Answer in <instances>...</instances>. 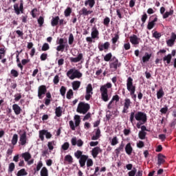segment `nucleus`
Returning a JSON list of instances; mask_svg holds the SVG:
<instances>
[{"label": "nucleus", "mask_w": 176, "mask_h": 176, "mask_svg": "<svg viewBox=\"0 0 176 176\" xmlns=\"http://www.w3.org/2000/svg\"><path fill=\"white\" fill-rule=\"evenodd\" d=\"M166 156L163 155V154L160 153L158 155V160H157V165L159 166V167H160V166H162V164H164V163L166 162Z\"/></svg>", "instance_id": "obj_22"}, {"label": "nucleus", "mask_w": 176, "mask_h": 176, "mask_svg": "<svg viewBox=\"0 0 176 176\" xmlns=\"http://www.w3.org/2000/svg\"><path fill=\"white\" fill-rule=\"evenodd\" d=\"M10 74L12 76H14V78H17V76H19V72H17L16 69H12Z\"/></svg>", "instance_id": "obj_56"}, {"label": "nucleus", "mask_w": 176, "mask_h": 176, "mask_svg": "<svg viewBox=\"0 0 176 176\" xmlns=\"http://www.w3.org/2000/svg\"><path fill=\"white\" fill-rule=\"evenodd\" d=\"M90 109V104L89 103H85V102H80L76 109V112L78 113H82V115H86L89 110Z\"/></svg>", "instance_id": "obj_4"}, {"label": "nucleus", "mask_w": 176, "mask_h": 176, "mask_svg": "<svg viewBox=\"0 0 176 176\" xmlns=\"http://www.w3.org/2000/svg\"><path fill=\"white\" fill-rule=\"evenodd\" d=\"M66 75L71 79V80H74V79L76 78L80 79V78H82V73L75 68L68 70Z\"/></svg>", "instance_id": "obj_5"}, {"label": "nucleus", "mask_w": 176, "mask_h": 176, "mask_svg": "<svg viewBox=\"0 0 176 176\" xmlns=\"http://www.w3.org/2000/svg\"><path fill=\"white\" fill-rule=\"evenodd\" d=\"M98 35H100V32H98V29L97 28L94 27L91 28V36L93 39H98Z\"/></svg>", "instance_id": "obj_16"}, {"label": "nucleus", "mask_w": 176, "mask_h": 176, "mask_svg": "<svg viewBox=\"0 0 176 176\" xmlns=\"http://www.w3.org/2000/svg\"><path fill=\"white\" fill-rule=\"evenodd\" d=\"M18 141H19V135L15 133L13 135L12 139L11 140L12 144L14 146L16 145Z\"/></svg>", "instance_id": "obj_37"}, {"label": "nucleus", "mask_w": 176, "mask_h": 176, "mask_svg": "<svg viewBox=\"0 0 176 176\" xmlns=\"http://www.w3.org/2000/svg\"><path fill=\"white\" fill-rule=\"evenodd\" d=\"M109 23H111V19H109L108 16H106L103 21L104 25L106 27H109Z\"/></svg>", "instance_id": "obj_49"}, {"label": "nucleus", "mask_w": 176, "mask_h": 176, "mask_svg": "<svg viewBox=\"0 0 176 176\" xmlns=\"http://www.w3.org/2000/svg\"><path fill=\"white\" fill-rule=\"evenodd\" d=\"M59 82H60V77L58 76V75L55 76L53 80V82L54 83V85H58Z\"/></svg>", "instance_id": "obj_58"}, {"label": "nucleus", "mask_w": 176, "mask_h": 176, "mask_svg": "<svg viewBox=\"0 0 176 176\" xmlns=\"http://www.w3.org/2000/svg\"><path fill=\"white\" fill-rule=\"evenodd\" d=\"M87 5H89V6L91 8L94 7V5H96V0H87L85 1V6H87Z\"/></svg>", "instance_id": "obj_32"}, {"label": "nucleus", "mask_w": 176, "mask_h": 176, "mask_svg": "<svg viewBox=\"0 0 176 176\" xmlns=\"http://www.w3.org/2000/svg\"><path fill=\"white\" fill-rule=\"evenodd\" d=\"M28 174V173L25 171V168H22L17 172L16 176H24V175H27Z\"/></svg>", "instance_id": "obj_39"}, {"label": "nucleus", "mask_w": 176, "mask_h": 176, "mask_svg": "<svg viewBox=\"0 0 176 176\" xmlns=\"http://www.w3.org/2000/svg\"><path fill=\"white\" fill-rule=\"evenodd\" d=\"M118 41H119V35L116 34L115 36L113 38H111L112 44L116 45V42H118Z\"/></svg>", "instance_id": "obj_54"}, {"label": "nucleus", "mask_w": 176, "mask_h": 176, "mask_svg": "<svg viewBox=\"0 0 176 176\" xmlns=\"http://www.w3.org/2000/svg\"><path fill=\"white\" fill-rule=\"evenodd\" d=\"M74 120H75V126L76 127H78L80 124V116L76 115L74 116Z\"/></svg>", "instance_id": "obj_41"}, {"label": "nucleus", "mask_w": 176, "mask_h": 176, "mask_svg": "<svg viewBox=\"0 0 176 176\" xmlns=\"http://www.w3.org/2000/svg\"><path fill=\"white\" fill-rule=\"evenodd\" d=\"M99 153H102V149L100 146H96L91 151V155L94 159H96Z\"/></svg>", "instance_id": "obj_14"}, {"label": "nucleus", "mask_w": 176, "mask_h": 176, "mask_svg": "<svg viewBox=\"0 0 176 176\" xmlns=\"http://www.w3.org/2000/svg\"><path fill=\"white\" fill-rule=\"evenodd\" d=\"M151 57H152V54H148V52H146L144 54V56L142 57V62L148 63V61L151 60Z\"/></svg>", "instance_id": "obj_30"}, {"label": "nucleus", "mask_w": 176, "mask_h": 176, "mask_svg": "<svg viewBox=\"0 0 176 176\" xmlns=\"http://www.w3.org/2000/svg\"><path fill=\"white\" fill-rule=\"evenodd\" d=\"M111 63L109 64V67L113 72L116 71L118 67L122 65V63H119V60L116 57H113L111 60Z\"/></svg>", "instance_id": "obj_7"}, {"label": "nucleus", "mask_w": 176, "mask_h": 176, "mask_svg": "<svg viewBox=\"0 0 176 176\" xmlns=\"http://www.w3.org/2000/svg\"><path fill=\"white\" fill-rule=\"evenodd\" d=\"M40 58H41V61H45V60L47 59V54L43 53L41 55Z\"/></svg>", "instance_id": "obj_60"}, {"label": "nucleus", "mask_w": 176, "mask_h": 176, "mask_svg": "<svg viewBox=\"0 0 176 176\" xmlns=\"http://www.w3.org/2000/svg\"><path fill=\"white\" fill-rule=\"evenodd\" d=\"M72 87H73V90H78L79 89V87H80V81H74L72 83Z\"/></svg>", "instance_id": "obj_31"}, {"label": "nucleus", "mask_w": 176, "mask_h": 176, "mask_svg": "<svg viewBox=\"0 0 176 176\" xmlns=\"http://www.w3.org/2000/svg\"><path fill=\"white\" fill-rule=\"evenodd\" d=\"M63 151H68L69 148V143L66 142L61 146Z\"/></svg>", "instance_id": "obj_52"}, {"label": "nucleus", "mask_w": 176, "mask_h": 176, "mask_svg": "<svg viewBox=\"0 0 176 176\" xmlns=\"http://www.w3.org/2000/svg\"><path fill=\"white\" fill-rule=\"evenodd\" d=\"M45 135L47 140L52 138V133L48 132L47 130L43 129L39 131V138L41 141H45Z\"/></svg>", "instance_id": "obj_9"}, {"label": "nucleus", "mask_w": 176, "mask_h": 176, "mask_svg": "<svg viewBox=\"0 0 176 176\" xmlns=\"http://www.w3.org/2000/svg\"><path fill=\"white\" fill-rule=\"evenodd\" d=\"M14 101H20V99L21 98V94H16L14 95Z\"/></svg>", "instance_id": "obj_63"}, {"label": "nucleus", "mask_w": 176, "mask_h": 176, "mask_svg": "<svg viewBox=\"0 0 176 176\" xmlns=\"http://www.w3.org/2000/svg\"><path fill=\"white\" fill-rule=\"evenodd\" d=\"M111 144L113 146H115V145H118V144H119V141L118 140V138L116 136L113 138Z\"/></svg>", "instance_id": "obj_53"}, {"label": "nucleus", "mask_w": 176, "mask_h": 176, "mask_svg": "<svg viewBox=\"0 0 176 176\" xmlns=\"http://www.w3.org/2000/svg\"><path fill=\"white\" fill-rule=\"evenodd\" d=\"M21 157L24 159L25 162H28L29 160H31L32 155L31 153L25 152L21 154Z\"/></svg>", "instance_id": "obj_28"}, {"label": "nucleus", "mask_w": 176, "mask_h": 176, "mask_svg": "<svg viewBox=\"0 0 176 176\" xmlns=\"http://www.w3.org/2000/svg\"><path fill=\"white\" fill-rule=\"evenodd\" d=\"M50 49V46L47 44V43H45L41 48V50L43 52H47V50H49Z\"/></svg>", "instance_id": "obj_51"}, {"label": "nucleus", "mask_w": 176, "mask_h": 176, "mask_svg": "<svg viewBox=\"0 0 176 176\" xmlns=\"http://www.w3.org/2000/svg\"><path fill=\"white\" fill-rule=\"evenodd\" d=\"M91 96H93V85H91V84H88L86 87L85 100L87 101H90Z\"/></svg>", "instance_id": "obj_11"}, {"label": "nucleus", "mask_w": 176, "mask_h": 176, "mask_svg": "<svg viewBox=\"0 0 176 176\" xmlns=\"http://www.w3.org/2000/svg\"><path fill=\"white\" fill-rule=\"evenodd\" d=\"M47 91V88H46V85H41L38 87V97L39 100H42V98H43Z\"/></svg>", "instance_id": "obj_10"}, {"label": "nucleus", "mask_w": 176, "mask_h": 176, "mask_svg": "<svg viewBox=\"0 0 176 176\" xmlns=\"http://www.w3.org/2000/svg\"><path fill=\"white\" fill-rule=\"evenodd\" d=\"M43 166V164L42 163V161H39L37 164L36 168H34V172L36 173V171H39V170H41V168H42Z\"/></svg>", "instance_id": "obj_50"}, {"label": "nucleus", "mask_w": 176, "mask_h": 176, "mask_svg": "<svg viewBox=\"0 0 176 176\" xmlns=\"http://www.w3.org/2000/svg\"><path fill=\"white\" fill-rule=\"evenodd\" d=\"M59 21H60V16H56L52 17L51 20V25L52 27H56L58 25Z\"/></svg>", "instance_id": "obj_23"}, {"label": "nucleus", "mask_w": 176, "mask_h": 176, "mask_svg": "<svg viewBox=\"0 0 176 176\" xmlns=\"http://www.w3.org/2000/svg\"><path fill=\"white\" fill-rule=\"evenodd\" d=\"M108 89H112V84L107 82V84L100 86V91L101 94V98L104 102L109 101V96H108Z\"/></svg>", "instance_id": "obj_3"}, {"label": "nucleus", "mask_w": 176, "mask_h": 176, "mask_svg": "<svg viewBox=\"0 0 176 176\" xmlns=\"http://www.w3.org/2000/svg\"><path fill=\"white\" fill-rule=\"evenodd\" d=\"M124 149V144L121 143L120 145L119 146V147H118L116 150H115V153L117 156H119V155H120V152H123Z\"/></svg>", "instance_id": "obj_25"}, {"label": "nucleus", "mask_w": 176, "mask_h": 176, "mask_svg": "<svg viewBox=\"0 0 176 176\" xmlns=\"http://www.w3.org/2000/svg\"><path fill=\"white\" fill-rule=\"evenodd\" d=\"M46 98H44V104L46 107L50 105V102H52V94L50 92L45 93Z\"/></svg>", "instance_id": "obj_19"}, {"label": "nucleus", "mask_w": 176, "mask_h": 176, "mask_svg": "<svg viewBox=\"0 0 176 176\" xmlns=\"http://www.w3.org/2000/svg\"><path fill=\"white\" fill-rule=\"evenodd\" d=\"M37 21L39 27H43L45 23V18H43V16H39Z\"/></svg>", "instance_id": "obj_44"}, {"label": "nucleus", "mask_w": 176, "mask_h": 176, "mask_svg": "<svg viewBox=\"0 0 176 176\" xmlns=\"http://www.w3.org/2000/svg\"><path fill=\"white\" fill-rule=\"evenodd\" d=\"M54 145H56V142L55 141L49 142L47 143V147H48L50 151H53L54 149Z\"/></svg>", "instance_id": "obj_42"}, {"label": "nucleus", "mask_w": 176, "mask_h": 176, "mask_svg": "<svg viewBox=\"0 0 176 176\" xmlns=\"http://www.w3.org/2000/svg\"><path fill=\"white\" fill-rule=\"evenodd\" d=\"M65 47H68V45H62V44H59V45L57 46L56 47V50L57 52H64V50L65 49Z\"/></svg>", "instance_id": "obj_40"}, {"label": "nucleus", "mask_w": 176, "mask_h": 176, "mask_svg": "<svg viewBox=\"0 0 176 176\" xmlns=\"http://www.w3.org/2000/svg\"><path fill=\"white\" fill-rule=\"evenodd\" d=\"M176 41V34L174 32L171 33L170 38L166 41V45L168 47H173L175 44Z\"/></svg>", "instance_id": "obj_13"}, {"label": "nucleus", "mask_w": 176, "mask_h": 176, "mask_svg": "<svg viewBox=\"0 0 176 176\" xmlns=\"http://www.w3.org/2000/svg\"><path fill=\"white\" fill-rule=\"evenodd\" d=\"M129 41L132 45H139L140 44V38L135 34H133L129 37Z\"/></svg>", "instance_id": "obj_18"}, {"label": "nucleus", "mask_w": 176, "mask_h": 176, "mask_svg": "<svg viewBox=\"0 0 176 176\" xmlns=\"http://www.w3.org/2000/svg\"><path fill=\"white\" fill-rule=\"evenodd\" d=\"M41 176H49V170H47V167H43L41 170Z\"/></svg>", "instance_id": "obj_34"}, {"label": "nucleus", "mask_w": 176, "mask_h": 176, "mask_svg": "<svg viewBox=\"0 0 176 176\" xmlns=\"http://www.w3.org/2000/svg\"><path fill=\"white\" fill-rule=\"evenodd\" d=\"M15 167L16 166L14 165V163L11 162L8 166V173H13V171H14Z\"/></svg>", "instance_id": "obj_47"}, {"label": "nucleus", "mask_w": 176, "mask_h": 176, "mask_svg": "<svg viewBox=\"0 0 176 176\" xmlns=\"http://www.w3.org/2000/svg\"><path fill=\"white\" fill-rule=\"evenodd\" d=\"M55 115L57 118H61L63 115V107H58L55 109Z\"/></svg>", "instance_id": "obj_29"}, {"label": "nucleus", "mask_w": 176, "mask_h": 176, "mask_svg": "<svg viewBox=\"0 0 176 176\" xmlns=\"http://www.w3.org/2000/svg\"><path fill=\"white\" fill-rule=\"evenodd\" d=\"M66 24H67V21L64 20V19H60L59 18L58 25H65Z\"/></svg>", "instance_id": "obj_64"}, {"label": "nucleus", "mask_w": 176, "mask_h": 176, "mask_svg": "<svg viewBox=\"0 0 176 176\" xmlns=\"http://www.w3.org/2000/svg\"><path fill=\"white\" fill-rule=\"evenodd\" d=\"M14 13L16 14L17 16H19L20 13H24V3L23 0L20 1L19 7V3H15L14 5Z\"/></svg>", "instance_id": "obj_8"}, {"label": "nucleus", "mask_w": 176, "mask_h": 176, "mask_svg": "<svg viewBox=\"0 0 176 176\" xmlns=\"http://www.w3.org/2000/svg\"><path fill=\"white\" fill-rule=\"evenodd\" d=\"M74 156L79 160L78 163L80 164V167H82V168L86 166V162L87 168L92 167L93 164H94L93 160L91 158H89V155H83V151L80 150L76 151L74 153Z\"/></svg>", "instance_id": "obj_1"}, {"label": "nucleus", "mask_w": 176, "mask_h": 176, "mask_svg": "<svg viewBox=\"0 0 176 176\" xmlns=\"http://www.w3.org/2000/svg\"><path fill=\"white\" fill-rule=\"evenodd\" d=\"M148 19V15L146 14V13H144L142 16V19L141 21L142 22V24H145V22L146 21V19Z\"/></svg>", "instance_id": "obj_59"}, {"label": "nucleus", "mask_w": 176, "mask_h": 176, "mask_svg": "<svg viewBox=\"0 0 176 176\" xmlns=\"http://www.w3.org/2000/svg\"><path fill=\"white\" fill-rule=\"evenodd\" d=\"M71 13H72V8L67 7L64 11L65 17H69V16H71Z\"/></svg>", "instance_id": "obj_35"}, {"label": "nucleus", "mask_w": 176, "mask_h": 176, "mask_svg": "<svg viewBox=\"0 0 176 176\" xmlns=\"http://www.w3.org/2000/svg\"><path fill=\"white\" fill-rule=\"evenodd\" d=\"M111 58H112V53L111 52L109 54H107L104 57V61H107V62L111 61V60H112Z\"/></svg>", "instance_id": "obj_48"}, {"label": "nucleus", "mask_w": 176, "mask_h": 176, "mask_svg": "<svg viewBox=\"0 0 176 176\" xmlns=\"http://www.w3.org/2000/svg\"><path fill=\"white\" fill-rule=\"evenodd\" d=\"M100 137H101V131L100 130V128H98L96 129L95 135H93L91 137V140H92V141H96V140H98V138H100Z\"/></svg>", "instance_id": "obj_26"}, {"label": "nucleus", "mask_w": 176, "mask_h": 176, "mask_svg": "<svg viewBox=\"0 0 176 176\" xmlns=\"http://www.w3.org/2000/svg\"><path fill=\"white\" fill-rule=\"evenodd\" d=\"M126 89L130 92L131 96L135 94V85H133L131 77H129L126 80Z\"/></svg>", "instance_id": "obj_6"}, {"label": "nucleus", "mask_w": 176, "mask_h": 176, "mask_svg": "<svg viewBox=\"0 0 176 176\" xmlns=\"http://www.w3.org/2000/svg\"><path fill=\"white\" fill-rule=\"evenodd\" d=\"M65 93H67V87L62 86L60 89V94L62 97H65Z\"/></svg>", "instance_id": "obj_45"}, {"label": "nucleus", "mask_w": 176, "mask_h": 176, "mask_svg": "<svg viewBox=\"0 0 176 176\" xmlns=\"http://www.w3.org/2000/svg\"><path fill=\"white\" fill-rule=\"evenodd\" d=\"M73 96L74 91H72V89H69V91L67 92L66 98H67V100H71Z\"/></svg>", "instance_id": "obj_43"}, {"label": "nucleus", "mask_w": 176, "mask_h": 176, "mask_svg": "<svg viewBox=\"0 0 176 176\" xmlns=\"http://www.w3.org/2000/svg\"><path fill=\"white\" fill-rule=\"evenodd\" d=\"M164 96V91H163V88H161L157 92V98L158 100H160V98H163Z\"/></svg>", "instance_id": "obj_38"}, {"label": "nucleus", "mask_w": 176, "mask_h": 176, "mask_svg": "<svg viewBox=\"0 0 176 176\" xmlns=\"http://www.w3.org/2000/svg\"><path fill=\"white\" fill-rule=\"evenodd\" d=\"M69 60L71 63H79V61H82V60H83V54H78L76 58L70 57Z\"/></svg>", "instance_id": "obj_17"}, {"label": "nucleus", "mask_w": 176, "mask_h": 176, "mask_svg": "<svg viewBox=\"0 0 176 176\" xmlns=\"http://www.w3.org/2000/svg\"><path fill=\"white\" fill-rule=\"evenodd\" d=\"M125 152L126 155H129V156L131 155L133 153V147L131 146V143H128L125 146Z\"/></svg>", "instance_id": "obj_24"}, {"label": "nucleus", "mask_w": 176, "mask_h": 176, "mask_svg": "<svg viewBox=\"0 0 176 176\" xmlns=\"http://www.w3.org/2000/svg\"><path fill=\"white\" fill-rule=\"evenodd\" d=\"M131 107V100L129 98L124 99V108L122 110V113H127V109Z\"/></svg>", "instance_id": "obj_15"}, {"label": "nucleus", "mask_w": 176, "mask_h": 176, "mask_svg": "<svg viewBox=\"0 0 176 176\" xmlns=\"http://www.w3.org/2000/svg\"><path fill=\"white\" fill-rule=\"evenodd\" d=\"M12 109H13L15 115H20V113H21V112H23V109L17 104H14L12 105Z\"/></svg>", "instance_id": "obj_21"}, {"label": "nucleus", "mask_w": 176, "mask_h": 176, "mask_svg": "<svg viewBox=\"0 0 176 176\" xmlns=\"http://www.w3.org/2000/svg\"><path fill=\"white\" fill-rule=\"evenodd\" d=\"M134 118L135 120H138V122H143V123H146V120H148L146 113L142 111H138L136 113L131 112L130 115L131 123H133Z\"/></svg>", "instance_id": "obj_2"}, {"label": "nucleus", "mask_w": 176, "mask_h": 176, "mask_svg": "<svg viewBox=\"0 0 176 176\" xmlns=\"http://www.w3.org/2000/svg\"><path fill=\"white\" fill-rule=\"evenodd\" d=\"M135 174H137V168H133L132 170L128 173L129 176H135Z\"/></svg>", "instance_id": "obj_55"}, {"label": "nucleus", "mask_w": 176, "mask_h": 176, "mask_svg": "<svg viewBox=\"0 0 176 176\" xmlns=\"http://www.w3.org/2000/svg\"><path fill=\"white\" fill-rule=\"evenodd\" d=\"M153 27H155V23L152 21L148 23V25H147L148 30H152Z\"/></svg>", "instance_id": "obj_61"}, {"label": "nucleus", "mask_w": 176, "mask_h": 176, "mask_svg": "<svg viewBox=\"0 0 176 176\" xmlns=\"http://www.w3.org/2000/svg\"><path fill=\"white\" fill-rule=\"evenodd\" d=\"M27 141H28L27 132L24 131L22 134H20L19 144L21 146H25L27 145Z\"/></svg>", "instance_id": "obj_12"}, {"label": "nucleus", "mask_w": 176, "mask_h": 176, "mask_svg": "<svg viewBox=\"0 0 176 176\" xmlns=\"http://www.w3.org/2000/svg\"><path fill=\"white\" fill-rule=\"evenodd\" d=\"M153 38H155V39H159L160 38V36H162V34L157 32H155L153 34Z\"/></svg>", "instance_id": "obj_62"}, {"label": "nucleus", "mask_w": 176, "mask_h": 176, "mask_svg": "<svg viewBox=\"0 0 176 176\" xmlns=\"http://www.w3.org/2000/svg\"><path fill=\"white\" fill-rule=\"evenodd\" d=\"M174 14V10H173V7L170 8L169 12L166 11L164 14H163V19H168L170 16H173Z\"/></svg>", "instance_id": "obj_27"}, {"label": "nucleus", "mask_w": 176, "mask_h": 176, "mask_svg": "<svg viewBox=\"0 0 176 176\" xmlns=\"http://www.w3.org/2000/svg\"><path fill=\"white\" fill-rule=\"evenodd\" d=\"M74 34L71 33L69 36V45H72L74 43Z\"/></svg>", "instance_id": "obj_57"}, {"label": "nucleus", "mask_w": 176, "mask_h": 176, "mask_svg": "<svg viewBox=\"0 0 176 176\" xmlns=\"http://www.w3.org/2000/svg\"><path fill=\"white\" fill-rule=\"evenodd\" d=\"M65 162H67L69 164H72V163H74V158H72L71 155H67L65 156Z\"/></svg>", "instance_id": "obj_36"}, {"label": "nucleus", "mask_w": 176, "mask_h": 176, "mask_svg": "<svg viewBox=\"0 0 176 176\" xmlns=\"http://www.w3.org/2000/svg\"><path fill=\"white\" fill-rule=\"evenodd\" d=\"M93 13V11L87 10V8L85 7H83L79 12L80 16H89V14H91Z\"/></svg>", "instance_id": "obj_20"}, {"label": "nucleus", "mask_w": 176, "mask_h": 176, "mask_svg": "<svg viewBox=\"0 0 176 176\" xmlns=\"http://www.w3.org/2000/svg\"><path fill=\"white\" fill-rule=\"evenodd\" d=\"M138 137L140 140H145L146 137V132L145 131H140L138 134Z\"/></svg>", "instance_id": "obj_46"}, {"label": "nucleus", "mask_w": 176, "mask_h": 176, "mask_svg": "<svg viewBox=\"0 0 176 176\" xmlns=\"http://www.w3.org/2000/svg\"><path fill=\"white\" fill-rule=\"evenodd\" d=\"M173 58V56L171 54H168L163 58V61H166L167 64H170L171 63V59Z\"/></svg>", "instance_id": "obj_33"}]
</instances>
